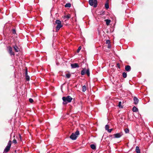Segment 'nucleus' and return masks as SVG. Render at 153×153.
I'll return each mask as SVG.
<instances>
[{"label": "nucleus", "mask_w": 153, "mask_h": 153, "mask_svg": "<svg viewBox=\"0 0 153 153\" xmlns=\"http://www.w3.org/2000/svg\"><path fill=\"white\" fill-rule=\"evenodd\" d=\"M9 53L11 56H12V55L14 56L15 55L14 53L12 51H10L9 52Z\"/></svg>", "instance_id": "obj_22"}, {"label": "nucleus", "mask_w": 153, "mask_h": 153, "mask_svg": "<svg viewBox=\"0 0 153 153\" xmlns=\"http://www.w3.org/2000/svg\"><path fill=\"white\" fill-rule=\"evenodd\" d=\"M111 48V44H108V48L109 49H110Z\"/></svg>", "instance_id": "obj_35"}, {"label": "nucleus", "mask_w": 153, "mask_h": 153, "mask_svg": "<svg viewBox=\"0 0 153 153\" xmlns=\"http://www.w3.org/2000/svg\"><path fill=\"white\" fill-rule=\"evenodd\" d=\"M125 132L126 133H128L129 132V130L128 128H126L125 129Z\"/></svg>", "instance_id": "obj_26"}, {"label": "nucleus", "mask_w": 153, "mask_h": 153, "mask_svg": "<svg viewBox=\"0 0 153 153\" xmlns=\"http://www.w3.org/2000/svg\"><path fill=\"white\" fill-rule=\"evenodd\" d=\"M85 73V69H84L81 71V74L82 75H84Z\"/></svg>", "instance_id": "obj_18"}, {"label": "nucleus", "mask_w": 153, "mask_h": 153, "mask_svg": "<svg viewBox=\"0 0 153 153\" xmlns=\"http://www.w3.org/2000/svg\"><path fill=\"white\" fill-rule=\"evenodd\" d=\"M89 3L91 6H93L94 7H96L97 6V0H89Z\"/></svg>", "instance_id": "obj_3"}, {"label": "nucleus", "mask_w": 153, "mask_h": 153, "mask_svg": "<svg viewBox=\"0 0 153 153\" xmlns=\"http://www.w3.org/2000/svg\"><path fill=\"white\" fill-rule=\"evenodd\" d=\"M105 7L106 9H108L109 8V5L108 3H106L105 4Z\"/></svg>", "instance_id": "obj_25"}, {"label": "nucleus", "mask_w": 153, "mask_h": 153, "mask_svg": "<svg viewBox=\"0 0 153 153\" xmlns=\"http://www.w3.org/2000/svg\"><path fill=\"white\" fill-rule=\"evenodd\" d=\"M85 73L87 74V75L89 76L90 75V72L89 69L85 70Z\"/></svg>", "instance_id": "obj_19"}, {"label": "nucleus", "mask_w": 153, "mask_h": 153, "mask_svg": "<svg viewBox=\"0 0 153 153\" xmlns=\"http://www.w3.org/2000/svg\"><path fill=\"white\" fill-rule=\"evenodd\" d=\"M26 79L27 81H29L30 80V77L28 75L25 76Z\"/></svg>", "instance_id": "obj_24"}, {"label": "nucleus", "mask_w": 153, "mask_h": 153, "mask_svg": "<svg viewBox=\"0 0 153 153\" xmlns=\"http://www.w3.org/2000/svg\"><path fill=\"white\" fill-rule=\"evenodd\" d=\"M12 51V48L10 46H9L8 47V52H9L10 51Z\"/></svg>", "instance_id": "obj_27"}, {"label": "nucleus", "mask_w": 153, "mask_h": 153, "mask_svg": "<svg viewBox=\"0 0 153 153\" xmlns=\"http://www.w3.org/2000/svg\"><path fill=\"white\" fill-rule=\"evenodd\" d=\"M112 129H108V130H107L108 131V132L109 133H111V131L112 130Z\"/></svg>", "instance_id": "obj_32"}, {"label": "nucleus", "mask_w": 153, "mask_h": 153, "mask_svg": "<svg viewBox=\"0 0 153 153\" xmlns=\"http://www.w3.org/2000/svg\"><path fill=\"white\" fill-rule=\"evenodd\" d=\"M132 111L134 112H137L138 111V109L136 107L134 106L132 108Z\"/></svg>", "instance_id": "obj_13"}, {"label": "nucleus", "mask_w": 153, "mask_h": 153, "mask_svg": "<svg viewBox=\"0 0 153 153\" xmlns=\"http://www.w3.org/2000/svg\"><path fill=\"white\" fill-rule=\"evenodd\" d=\"M71 4L70 3H67L65 5V7H71Z\"/></svg>", "instance_id": "obj_17"}, {"label": "nucleus", "mask_w": 153, "mask_h": 153, "mask_svg": "<svg viewBox=\"0 0 153 153\" xmlns=\"http://www.w3.org/2000/svg\"><path fill=\"white\" fill-rule=\"evenodd\" d=\"M19 138H20V139L21 140V139H22V137H21V136L20 135V134H19Z\"/></svg>", "instance_id": "obj_38"}, {"label": "nucleus", "mask_w": 153, "mask_h": 153, "mask_svg": "<svg viewBox=\"0 0 153 153\" xmlns=\"http://www.w3.org/2000/svg\"><path fill=\"white\" fill-rule=\"evenodd\" d=\"M117 67L119 68H120V64L119 63H118V64H117Z\"/></svg>", "instance_id": "obj_37"}, {"label": "nucleus", "mask_w": 153, "mask_h": 153, "mask_svg": "<svg viewBox=\"0 0 153 153\" xmlns=\"http://www.w3.org/2000/svg\"><path fill=\"white\" fill-rule=\"evenodd\" d=\"M71 17L70 15L69 14L68 15H66L64 16V19H68Z\"/></svg>", "instance_id": "obj_16"}, {"label": "nucleus", "mask_w": 153, "mask_h": 153, "mask_svg": "<svg viewBox=\"0 0 153 153\" xmlns=\"http://www.w3.org/2000/svg\"><path fill=\"white\" fill-rule=\"evenodd\" d=\"M12 143L11 140H9L8 143L7 145L4 150V152L7 153L10 150Z\"/></svg>", "instance_id": "obj_5"}, {"label": "nucleus", "mask_w": 153, "mask_h": 153, "mask_svg": "<svg viewBox=\"0 0 153 153\" xmlns=\"http://www.w3.org/2000/svg\"><path fill=\"white\" fill-rule=\"evenodd\" d=\"M72 99V98L70 96L67 97H63L62 98V100L63 101L62 103L63 105L67 104L68 103L71 102Z\"/></svg>", "instance_id": "obj_1"}, {"label": "nucleus", "mask_w": 153, "mask_h": 153, "mask_svg": "<svg viewBox=\"0 0 153 153\" xmlns=\"http://www.w3.org/2000/svg\"><path fill=\"white\" fill-rule=\"evenodd\" d=\"M123 135V133L122 132H120L119 133H117L114 134L113 135L114 138H119L120 137Z\"/></svg>", "instance_id": "obj_6"}, {"label": "nucleus", "mask_w": 153, "mask_h": 153, "mask_svg": "<svg viewBox=\"0 0 153 153\" xmlns=\"http://www.w3.org/2000/svg\"><path fill=\"white\" fill-rule=\"evenodd\" d=\"M106 43L107 44H108V45L110 44V41L109 40H106Z\"/></svg>", "instance_id": "obj_28"}, {"label": "nucleus", "mask_w": 153, "mask_h": 153, "mask_svg": "<svg viewBox=\"0 0 153 153\" xmlns=\"http://www.w3.org/2000/svg\"><path fill=\"white\" fill-rule=\"evenodd\" d=\"M79 134V132L78 130H76L75 133H72L70 136V138L72 140H75L76 139L78 136Z\"/></svg>", "instance_id": "obj_2"}, {"label": "nucleus", "mask_w": 153, "mask_h": 153, "mask_svg": "<svg viewBox=\"0 0 153 153\" xmlns=\"http://www.w3.org/2000/svg\"><path fill=\"white\" fill-rule=\"evenodd\" d=\"M55 23L57 24V25L56 27V30L57 31L62 27L63 25L61 24V21L59 20H56L55 22Z\"/></svg>", "instance_id": "obj_4"}, {"label": "nucleus", "mask_w": 153, "mask_h": 153, "mask_svg": "<svg viewBox=\"0 0 153 153\" xmlns=\"http://www.w3.org/2000/svg\"><path fill=\"white\" fill-rule=\"evenodd\" d=\"M135 151L136 152V153H140V150L139 147L138 146H137L136 147Z\"/></svg>", "instance_id": "obj_11"}, {"label": "nucleus", "mask_w": 153, "mask_h": 153, "mask_svg": "<svg viewBox=\"0 0 153 153\" xmlns=\"http://www.w3.org/2000/svg\"><path fill=\"white\" fill-rule=\"evenodd\" d=\"M87 89V88L85 85H84L82 87V91L83 92H85Z\"/></svg>", "instance_id": "obj_12"}, {"label": "nucleus", "mask_w": 153, "mask_h": 153, "mask_svg": "<svg viewBox=\"0 0 153 153\" xmlns=\"http://www.w3.org/2000/svg\"><path fill=\"white\" fill-rule=\"evenodd\" d=\"M13 143H17V141L15 139L13 140L12 141Z\"/></svg>", "instance_id": "obj_33"}, {"label": "nucleus", "mask_w": 153, "mask_h": 153, "mask_svg": "<svg viewBox=\"0 0 153 153\" xmlns=\"http://www.w3.org/2000/svg\"><path fill=\"white\" fill-rule=\"evenodd\" d=\"M29 101L30 102L32 103L33 102V100L32 99L30 98L29 99Z\"/></svg>", "instance_id": "obj_30"}, {"label": "nucleus", "mask_w": 153, "mask_h": 153, "mask_svg": "<svg viewBox=\"0 0 153 153\" xmlns=\"http://www.w3.org/2000/svg\"><path fill=\"white\" fill-rule=\"evenodd\" d=\"M13 34H15L16 33V30H15L13 29Z\"/></svg>", "instance_id": "obj_36"}, {"label": "nucleus", "mask_w": 153, "mask_h": 153, "mask_svg": "<svg viewBox=\"0 0 153 153\" xmlns=\"http://www.w3.org/2000/svg\"><path fill=\"white\" fill-rule=\"evenodd\" d=\"M25 76L28 75H27V69H26L25 72Z\"/></svg>", "instance_id": "obj_34"}, {"label": "nucleus", "mask_w": 153, "mask_h": 153, "mask_svg": "<svg viewBox=\"0 0 153 153\" xmlns=\"http://www.w3.org/2000/svg\"><path fill=\"white\" fill-rule=\"evenodd\" d=\"M91 148L93 149H96V146L94 144H91L90 146Z\"/></svg>", "instance_id": "obj_15"}, {"label": "nucleus", "mask_w": 153, "mask_h": 153, "mask_svg": "<svg viewBox=\"0 0 153 153\" xmlns=\"http://www.w3.org/2000/svg\"><path fill=\"white\" fill-rule=\"evenodd\" d=\"M134 103L135 105H137L139 102V100L136 97H134Z\"/></svg>", "instance_id": "obj_8"}, {"label": "nucleus", "mask_w": 153, "mask_h": 153, "mask_svg": "<svg viewBox=\"0 0 153 153\" xmlns=\"http://www.w3.org/2000/svg\"><path fill=\"white\" fill-rule=\"evenodd\" d=\"M105 21L106 22V24L107 25H108L111 22L110 20L108 19L105 20Z\"/></svg>", "instance_id": "obj_14"}, {"label": "nucleus", "mask_w": 153, "mask_h": 153, "mask_svg": "<svg viewBox=\"0 0 153 153\" xmlns=\"http://www.w3.org/2000/svg\"><path fill=\"white\" fill-rule=\"evenodd\" d=\"M71 66L72 68H75L79 67L77 63H73L71 64Z\"/></svg>", "instance_id": "obj_7"}, {"label": "nucleus", "mask_w": 153, "mask_h": 153, "mask_svg": "<svg viewBox=\"0 0 153 153\" xmlns=\"http://www.w3.org/2000/svg\"><path fill=\"white\" fill-rule=\"evenodd\" d=\"M71 76V75L70 74H66V76L67 78H69Z\"/></svg>", "instance_id": "obj_23"}, {"label": "nucleus", "mask_w": 153, "mask_h": 153, "mask_svg": "<svg viewBox=\"0 0 153 153\" xmlns=\"http://www.w3.org/2000/svg\"><path fill=\"white\" fill-rule=\"evenodd\" d=\"M123 75L124 78H126L127 76V74L125 72H123Z\"/></svg>", "instance_id": "obj_21"}, {"label": "nucleus", "mask_w": 153, "mask_h": 153, "mask_svg": "<svg viewBox=\"0 0 153 153\" xmlns=\"http://www.w3.org/2000/svg\"><path fill=\"white\" fill-rule=\"evenodd\" d=\"M121 101H120L119 102L118 105V106L120 108H123V106L121 105Z\"/></svg>", "instance_id": "obj_20"}, {"label": "nucleus", "mask_w": 153, "mask_h": 153, "mask_svg": "<svg viewBox=\"0 0 153 153\" xmlns=\"http://www.w3.org/2000/svg\"><path fill=\"white\" fill-rule=\"evenodd\" d=\"M16 52H18L20 51V49L19 47L17 46L16 45L13 46Z\"/></svg>", "instance_id": "obj_9"}, {"label": "nucleus", "mask_w": 153, "mask_h": 153, "mask_svg": "<svg viewBox=\"0 0 153 153\" xmlns=\"http://www.w3.org/2000/svg\"><path fill=\"white\" fill-rule=\"evenodd\" d=\"M105 129L106 130H108L109 129V126L108 125H106L105 126Z\"/></svg>", "instance_id": "obj_29"}, {"label": "nucleus", "mask_w": 153, "mask_h": 153, "mask_svg": "<svg viewBox=\"0 0 153 153\" xmlns=\"http://www.w3.org/2000/svg\"><path fill=\"white\" fill-rule=\"evenodd\" d=\"M81 49V46L79 47L78 48L77 50V52H78V53L79 52V51H80V50Z\"/></svg>", "instance_id": "obj_31"}, {"label": "nucleus", "mask_w": 153, "mask_h": 153, "mask_svg": "<svg viewBox=\"0 0 153 153\" xmlns=\"http://www.w3.org/2000/svg\"><path fill=\"white\" fill-rule=\"evenodd\" d=\"M125 69L126 71L129 72L131 71V67L130 66L127 65L125 66Z\"/></svg>", "instance_id": "obj_10"}]
</instances>
